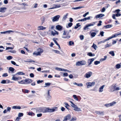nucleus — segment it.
I'll return each mask as SVG.
<instances>
[{
  "instance_id": "obj_54",
  "label": "nucleus",
  "mask_w": 121,
  "mask_h": 121,
  "mask_svg": "<svg viewBox=\"0 0 121 121\" xmlns=\"http://www.w3.org/2000/svg\"><path fill=\"white\" fill-rule=\"evenodd\" d=\"M9 69L10 71H11L12 72H13L14 70V68L12 67H10L9 68Z\"/></svg>"
},
{
  "instance_id": "obj_30",
  "label": "nucleus",
  "mask_w": 121,
  "mask_h": 121,
  "mask_svg": "<svg viewBox=\"0 0 121 121\" xmlns=\"http://www.w3.org/2000/svg\"><path fill=\"white\" fill-rule=\"evenodd\" d=\"M94 60V59L93 58L88 59V63L89 64V65H91Z\"/></svg>"
},
{
  "instance_id": "obj_49",
  "label": "nucleus",
  "mask_w": 121,
  "mask_h": 121,
  "mask_svg": "<svg viewBox=\"0 0 121 121\" xmlns=\"http://www.w3.org/2000/svg\"><path fill=\"white\" fill-rule=\"evenodd\" d=\"M45 86H44L45 87H46L47 86H49L51 85V83L49 82L46 83H45Z\"/></svg>"
},
{
  "instance_id": "obj_16",
  "label": "nucleus",
  "mask_w": 121,
  "mask_h": 121,
  "mask_svg": "<svg viewBox=\"0 0 121 121\" xmlns=\"http://www.w3.org/2000/svg\"><path fill=\"white\" fill-rule=\"evenodd\" d=\"M11 32H14L13 31L11 30H8L4 32H0V34H9Z\"/></svg>"
},
{
  "instance_id": "obj_56",
  "label": "nucleus",
  "mask_w": 121,
  "mask_h": 121,
  "mask_svg": "<svg viewBox=\"0 0 121 121\" xmlns=\"http://www.w3.org/2000/svg\"><path fill=\"white\" fill-rule=\"evenodd\" d=\"M100 63V61H96L94 62V64L95 65H97L98 64H99Z\"/></svg>"
},
{
  "instance_id": "obj_61",
  "label": "nucleus",
  "mask_w": 121,
  "mask_h": 121,
  "mask_svg": "<svg viewBox=\"0 0 121 121\" xmlns=\"http://www.w3.org/2000/svg\"><path fill=\"white\" fill-rule=\"evenodd\" d=\"M11 109V107H8L7 108V109L6 110H7L8 112H10Z\"/></svg>"
},
{
  "instance_id": "obj_63",
  "label": "nucleus",
  "mask_w": 121,
  "mask_h": 121,
  "mask_svg": "<svg viewBox=\"0 0 121 121\" xmlns=\"http://www.w3.org/2000/svg\"><path fill=\"white\" fill-rule=\"evenodd\" d=\"M80 39L82 40L84 39V36L83 35H81L80 36Z\"/></svg>"
},
{
  "instance_id": "obj_33",
  "label": "nucleus",
  "mask_w": 121,
  "mask_h": 121,
  "mask_svg": "<svg viewBox=\"0 0 121 121\" xmlns=\"http://www.w3.org/2000/svg\"><path fill=\"white\" fill-rule=\"evenodd\" d=\"M12 108L14 109H20L21 108L20 106H14L12 107Z\"/></svg>"
},
{
  "instance_id": "obj_55",
  "label": "nucleus",
  "mask_w": 121,
  "mask_h": 121,
  "mask_svg": "<svg viewBox=\"0 0 121 121\" xmlns=\"http://www.w3.org/2000/svg\"><path fill=\"white\" fill-rule=\"evenodd\" d=\"M69 45L70 46H71L72 45H74V43L72 41H70L69 42Z\"/></svg>"
},
{
  "instance_id": "obj_10",
  "label": "nucleus",
  "mask_w": 121,
  "mask_h": 121,
  "mask_svg": "<svg viewBox=\"0 0 121 121\" xmlns=\"http://www.w3.org/2000/svg\"><path fill=\"white\" fill-rule=\"evenodd\" d=\"M60 16L59 15H57L54 17H52L51 18L52 19V21L53 22L56 21H58Z\"/></svg>"
},
{
  "instance_id": "obj_12",
  "label": "nucleus",
  "mask_w": 121,
  "mask_h": 121,
  "mask_svg": "<svg viewBox=\"0 0 121 121\" xmlns=\"http://www.w3.org/2000/svg\"><path fill=\"white\" fill-rule=\"evenodd\" d=\"M22 78L21 77H17L15 76L14 75H13V77L12 78V79L13 80L15 81H17L18 80H21Z\"/></svg>"
},
{
  "instance_id": "obj_14",
  "label": "nucleus",
  "mask_w": 121,
  "mask_h": 121,
  "mask_svg": "<svg viewBox=\"0 0 121 121\" xmlns=\"http://www.w3.org/2000/svg\"><path fill=\"white\" fill-rule=\"evenodd\" d=\"M43 112L46 113L47 112H50V108L43 107Z\"/></svg>"
},
{
  "instance_id": "obj_29",
  "label": "nucleus",
  "mask_w": 121,
  "mask_h": 121,
  "mask_svg": "<svg viewBox=\"0 0 121 121\" xmlns=\"http://www.w3.org/2000/svg\"><path fill=\"white\" fill-rule=\"evenodd\" d=\"M18 83L19 84H26V82L25 80H23L20 81H17Z\"/></svg>"
},
{
  "instance_id": "obj_50",
  "label": "nucleus",
  "mask_w": 121,
  "mask_h": 121,
  "mask_svg": "<svg viewBox=\"0 0 121 121\" xmlns=\"http://www.w3.org/2000/svg\"><path fill=\"white\" fill-rule=\"evenodd\" d=\"M11 63L13 65H16V66H19L18 65L16 64V63L14 61H11Z\"/></svg>"
},
{
  "instance_id": "obj_57",
  "label": "nucleus",
  "mask_w": 121,
  "mask_h": 121,
  "mask_svg": "<svg viewBox=\"0 0 121 121\" xmlns=\"http://www.w3.org/2000/svg\"><path fill=\"white\" fill-rule=\"evenodd\" d=\"M23 115V113H19L18 114V117H22Z\"/></svg>"
},
{
  "instance_id": "obj_3",
  "label": "nucleus",
  "mask_w": 121,
  "mask_h": 121,
  "mask_svg": "<svg viewBox=\"0 0 121 121\" xmlns=\"http://www.w3.org/2000/svg\"><path fill=\"white\" fill-rule=\"evenodd\" d=\"M98 31V30H91L89 34L91 38H92L95 37Z\"/></svg>"
},
{
  "instance_id": "obj_2",
  "label": "nucleus",
  "mask_w": 121,
  "mask_h": 121,
  "mask_svg": "<svg viewBox=\"0 0 121 121\" xmlns=\"http://www.w3.org/2000/svg\"><path fill=\"white\" fill-rule=\"evenodd\" d=\"M43 49L41 48H38L35 51L33 52V54L35 56H40L41 54L43 52Z\"/></svg>"
},
{
  "instance_id": "obj_64",
  "label": "nucleus",
  "mask_w": 121,
  "mask_h": 121,
  "mask_svg": "<svg viewBox=\"0 0 121 121\" xmlns=\"http://www.w3.org/2000/svg\"><path fill=\"white\" fill-rule=\"evenodd\" d=\"M102 23V22L101 21H99V23L97 25V26H100L101 25V23Z\"/></svg>"
},
{
  "instance_id": "obj_37",
  "label": "nucleus",
  "mask_w": 121,
  "mask_h": 121,
  "mask_svg": "<svg viewBox=\"0 0 121 121\" xmlns=\"http://www.w3.org/2000/svg\"><path fill=\"white\" fill-rule=\"evenodd\" d=\"M64 104L65 105V107L67 109H68L69 108V107L70 106L67 103L65 102L64 103Z\"/></svg>"
},
{
  "instance_id": "obj_41",
  "label": "nucleus",
  "mask_w": 121,
  "mask_h": 121,
  "mask_svg": "<svg viewBox=\"0 0 121 121\" xmlns=\"http://www.w3.org/2000/svg\"><path fill=\"white\" fill-rule=\"evenodd\" d=\"M77 120V118L75 117H72L69 121H75Z\"/></svg>"
},
{
  "instance_id": "obj_48",
  "label": "nucleus",
  "mask_w": 121,
  "mask_h": 121,
  "mask_svg": "<svg viewBox=\"0 0 121 121\" xmlns=\"http://www.w3.org/2000/svg\"><path fill=\"white\" fill-rule=\"evenodd\" d=\"M13 58V57L11 56H7V59L8 60H10L12 59Z\"/></svg>"
},
{
  "instance_id": "obj_20",
  "label": "nucleus",
  "mask_w": 121,
  "mask_h": 121,
  "mask_svg": "<svg viewBox=\"0 0 121 121\" xmlns=\"http://www.w3.org/2000/svg\"><path fill=\"white\" fill-rule=\"evenodd\" d=\"M26 84L29 83H31L32 82V80L29 78L26 79H25Z\"/></svg>"
},
{
  "instance_id": "obj_28",
  "label": "nucleus",
  "mask_w": 121,
  "mask_h": 121,
  "mask_svg": "<svg viewBox=\"0 0 121 121\" xmlns=\"http://www.w3.org/2000/svg\"><path fill=\"white\" fill-rule=\"evenodd\" d=\"M46 28L45 27H44L42 26H39L38 27V29L39 30H44Z\"/></svg>"
},
{
  "instance_id": "obj_4",
  "label": "nucleus",
  "mask_w": 121,
  "mask_h": 121,
  "mask_svg": "<svg viewBox=\"0 0 121 121\" xmlns=\"http://www.w3.org/2000/svg\"><path fill=\"white\" fill-rule=\"evenodd\" d=\"M62 37L64 39L69 38L70 35L69 34V32L67 31H64Z\"/></svg>"
},
{
  "instance_id": "obj_27",
  "label": "nucleus",
  "mask_w": 121,
  "mask_h": 121,
  "mask_svg": "<svg viewBox=\"0 0 121 121\" xmlns=\"http://www.w3.org/2000/svg\"><path fill=\"white\" fill-rule=\"evenodd\" d=\"M51 34L52 35L54 36L56 35H58V33L56 30H54L51 31Z\"/></svg>"
},
{
  "instance_id": "obj_19",
  "label": "nucleus",
  "mask_w": 121,
  "mask_h": 121,
  "mask_svg": "<svg viewBox=\"0 0 121 121\" xmlns=\"http://www.w3.org/2000/svg\"><path fill=\"white\" fill-rule=\"evenodd\" d=\"M7 8L6 7H1L0 8V12L4 13L6 11Z\"/></svg>"
},
{
  "instance_id": "obj_47",
  "label": "nucleus",
  "mask_w": 121,
  "mask_h": 121,
  "mask_svg": "<svg viewBox=\"0 0 121 121\" xmlns=\"http://www.w3.org/2000/svg\"><path fill=\"white\" fill-rule=\"evenodd\" d=\"M107 57V56H105L104 58H101L100 59V61L102 62L105 60H106V59Z\"/></svg>"
},
{
  "instance_id": "obj_53",
  "label": "nucleus",
  "mask_w": 121,
  "mask_h": 121,
  "mask_svg": "<svg viewBox=\"0 0 121 121\" xmlns=\"http://www.w3.org/2000/svg\"><path fill=\"white\" fill-rule=\"evenodd\" d=\"M121 65L119 64H118L116 65V67L117 69H119L121 67Z\"/></svg>"
},
{
  "instance_id": "obj_5",
  "label": "nucleus",
  "mask_w": 121,
  "mask_h": 121,
  "mask_svg": "<svg viewBox=\"0 0 121 121\" xmlns=\"http://www.w3.org/2000/svg\"><path fill=\"white\" fill-rule=\"evenodd\" d=\"M96 22H94L86 25L84 27L83 29L85 30L89 29V27L94 26Z\"/></svg>"
},
{
  "instance_id": "obj_39",
  "label": "nucleus",
  "mask_w": 121,
  "mask_h": 121,
  "mask_svg": "<svg viewBox=\"0 0 121 121\" xmlns=\"http://www.w3.org/2000/svg\"><path fill=\"white\" fill-rule=\"evenodd\" d=\"M84 7L83 6H79L76 7L75 8H72V9H81L82 8H83Z\"/></svg>"
},
{
  "instance_id": "obj_59",
  "label": "nucleus",
  "mask_w": 121,
  "mask_h": 121,
  "mask_svg": "<svg viewBox=\"0 0 121 121\" xmlns=\"http://www.w3.org/2000/svg\"><path fill=\"white\" fill-rule=\"evenodd\" d=\"M28 114L29 115L31 116H32L33 114L34 115V114L32 112H28Z\"/></svg>"
},
{
  "instance_id": "obj_44",
  "label": "nucleus",
  "mask_w": 121,
  "mask_h": 121,
  "mask_svg": "<svg viewBox=\"0 0 121 121\" xmlns=\"http://www.w3.org/2000/svg\"><path fill=\"white\" fill-rule=\"evenodd\" d=\"M73 97L74 98V99L78 101V99L77 97V96L75 95H73Z\"/></svg>"
},
{
  "instance_id": "obj_58",
  "label": "nucleus",
  "mask_w": 121,
  "mask_h": 121,
  "mask_svg": "<svg viewBox=\"0 0 121 121\" xmlns=\"http://www.w3.org/2000/svg\"><path fill=\"white\" fill-rule=\"evenodd\" d=\"M33 5L34 6L33 7V8H36L37 7L38 4L37 3H35Z\"/></svg>"
},
{
  "instance_id": "obj_52",
  "label": "nucleus",
  "mask_w": 121,
  "mask_h": 121,
  "mask_svg": "<svg viewBox=\"0 0 121 121\" xmlns=\"http://www.w3.org/2000/svg\"><path fill=\"white\" fill-rule=\"evenodd\" d=\"M120 87H115L114 86V91H115L118 90H120Z\"/></svg>"
},
{
  "instance_id": "obj_62",
  "label": "nucleus",
  "mask_w": 121,
  "mask_h": 121,
  "mask_svg": "<svg viewBox=\"0 0 121 121\" xmlns=\"http://www.w3.org/2000/svg\"><path fill=\"white\" fill-rule=\"evenodd\" d=\"M112 26L111 25H106V26H105L104 27H106V28H110V27H111Z\"/></svg>"
},
{
  "instance_id": "obj_11",
  "label": "nucleus",
  "mask_w": 121,
  "mask_h": 121,
  "mask_svg": "<svg viewBox=\"0 0 121 121\" xmlns=\"http://www.w3.org/2000/svg\"><path fill=\"white\" fill-rule=\"evenodd\" d=\"M71 118V115L70 114H68L64 117L63 121H67L69 120Z\"/></svg>"
},
{
  "instance_id": "obj_46",
  "label": "nucleus",
  "mask_w": 121,
  "mask_h": 121,
  "mask_svg": "<svg viewBox=\"0 0 121 121\" xmlns=\"http://www.w3.org/2000/svg\"><path fill=\"white\" fill-rule=\"evenodd\" d=\"M109 89L110 91H113V85H112L110 86L109 88Z\"/></svg>"
},
{
  "instance_id": "obj_51",
  "label": "nucleus",
  "mask_w": 121,
  "mask_h": 121,
  "mask_svg": "<svg viewBox=\"0 0 121 121\" xmlns=\"http://www.w3.org/2000/svg\"><path fill=\"white\" fill-rule=\"evenodd\" d=\"M54 26H52L49 28V31H50L51 29H54Z\"/></svg>"
},
{
  "instance_id": "obj_21",
  "label": "nucleus",
  "mask_w": 121,
  "mask_h": 121,
  "mask_svg": "<svg viewBox=\"0 0 121 121\" xmlns=\"http://www.w3.org/2000/svg\"><path fill=\"white\" fill-rule=\"evenodd\" d=\"M105 86V85H103L100 87L99 89V91L100 92H102L103 91L104 88Z\"/></svg>"
},
{
  "instance_id": "obj_7",
  "label": "nucleus",
  "mask_w": 121,
  "mask_h": 121,
  "mask_svg": "<svg viewBox=\"0 0 121 121\" xmlns=\"http://www.w3.org/2000/svg\"><path fill=\"white\" fill-rule=\"evenodd\" d=\"M86 63V62L85 61L82 60L77 62L76 65L77 66H80L85 65Z\"/></svg>"
},
{
  "instance_id": "obj_15",
  "label": "nucleus",
  "mask_w": 121,
  "mask_h": 121,
  "mask_svg": "<svg viewBox=\"0 0 121 121\" xmlns=\"http://www.w3.org/2000/svg\"><path fill=\"white\" fill-rule=\"evenodd\" d=\"M50 112H52L57 111L58 108L57 107H54L52 108H50Z\"/></svg>"
},
{
  "instance_id": "obj_8",
  "label": "nucleus",
  "mask_w": 121,
  "mask_h": 121,
  "mask_svg": "<svg viewBox=\"0 0 121 121\" xmlns=\"http://www.w3.org/2000/svg\"><path fill=\"white\" fill-rule=\"evenodd\" d=\"M93 73L91 71H89L85 74L84 77L86 78H90L92 75Z\"/></svg>"
},
{
  "instance_id": "obj_42",
  "label": "nucleus",
  "mask_w": 121,
  "mask_h": 121,
  "mask_svg": "<svg viewBox=\"0 0 121 121\" xmlns=\"http://www.w3.org/2000/svg\"><path fill=\"white\" fill-rule=\"evenodd\" d=\"M22 91L25 93H28L29 92V91L27 89H23L22 90Z\"/></svg>"
},
{
  "instance_id": "obj_36",
  "label": "nucleus",
  "mask_w": 121,
  "mask_h": 121,
  "mask_svg": "<svg viewBox=\"0 0 121 121\" xmlns=\"http://www.w3.org/2000/svg\"><path fill=\"white\" fill-rule=\"evenodd\" d=\"M52 51L54 52L55 53L57 54H61V53L60 52L57 50H52Z\"/></svg>"
},
{
  "instance_id": "obj_9",
  "label": "nucleus",
  "mask_w": 121,
  "mask_h": 121,
  "mask_svg": "<svg viewBox=\"0 0 121 121\" xmlns=\"http://www.w3.org/2000/svg\"><path fill=\"white\" fill-rule=\"evenodd\" d=\"M95 84V82H88L86 83V85L87 86V87L88 88L94 86Z\"/></svg>"
},
{
  "instance_id": "obj_25",
  "label": "nucleus",
  "mask_w": 121,
  "mask_h": 121,
  "mask_svg": "<svg viewBox=\"0 0 121 121\" xmlns=\"http://www.w3.org/2000/svg\"><path fill=\"white\" fill-rule=\"evenodd\" d=\"M56 28L57 30H59L61 31L63 27L61 26L58 25L56 26Z\"/></svg>"
},
{
  "instance_id": "obj_22",
  "label": "nucleus",
  "mask_w": 121,
  "mask_h": 121,
  "mask_svg": "<svg viewBox=\"0 0 121 121\" xmlns=\"http://www.w3.org/2000/svg\"><path fill=\"white\" fill-rule=\"evenodd\" d=\"M113 102H112L110 103L106 104L104 105L107 107H108L113 106Z\"/></svg>"
},
{
  "instance_id": "obj_32",
  "label": "nucleus",
  "mask_w": 121,
  "mask_h": 121,
  "mask_svg": "<svg viewBox=\"0 0 121 121\" xmlns=\"http://www.w3.org/2000/svg\"><path fill=\"white\" fill-rule=\"evenodd\" d=\"M68 15V13H67L65 15H64L62 19V20L64 21L66 20V19L67 18V16Z\"/></svg>"
},
{
  "instance_id": "obj_35",
  "label": "nucleus",
  "mask_w": 121,
  "mask_h": 121,
  "mask_svg": "<svg viewBox=\"0 0 121 121\" xmlns=\"http://www.w3.org/2000/svg\"><path fill=\"white\" fill-rule=\"evenodd\" d=\"M54 43H56V44L57 45L58 47V49H59L60 50L61 49V48L60 47V46L59 45L58 43L57 42L56 40L55 39L53 40Z\"/></svg>"
},
{
  "instance_id": "obj_17",
  "label": "nucleus",
  "mask_w": 121,
  "mask_h": 121,
  "mask_svg": "<svg viewBox=\"0 0 121 121\" xmlns=\"http://www.w3.org/2000/svg\"><path fill=\"white\" fill-rule=\"evenodd\" d=\"M53 7L49 9H53L57 8H60V4H53Z\"/></svg>"
},
{
  "instance_id": "obj_13",
  "label": "nucleus",
  "mask_w": 121,
  "mask_h": 121,
  "mask_svg": "<svg viewBox=\"0 0 121 121\" xmlns=\"http://www.w3.org/2000/svg\"><path fill=\"white\" fill-rule=\"evenodd\" d=\"M95 113L99 116H102L104 115V111H96L95 112Z\"/></svg>"
},
{
  "instance_id": "obj_31",
  "label": "nucleus",
  "mask_w": 121,
  "mask_h": 121,
  "mask_svg": "<svg viewBox=\"0 0 121 121\" xmlns=\"http://www.w3.org/2000/svg\"><path fill=\"white\" fill-rule=\"evenodd\" d=\"M24 61L26 62H35L34 61H33L30 59H28L26 60H24Z\"/></svg>"
},
{
  "instance_id": "obj_40",
  "label": "nucleus",
  "mask_w": 121,
  "mask_h": 121,
  "mask_svg": "<svg viewBox=\"0 0 121 121\" xmlns=\"http://www.w3.org/2000/svg\"><path fill=\"white\" fill-rule=\"evenodd\" d=\"M92 47L95 50H96L98 48L97 45L95 44L94 43H93Z\"/></svg>"
},
{
  "instance_id": "obj_6",
  "label": "nucleus",
  "mask_w": 121,
  "mask_h": 121,
  "mask_svg": "<svg viewBox=\"0 0 121 121\" xmlns=\"http://www.w3.org/2000/svg\"><path fill=\"white\" fill-rule=\"evenodd\" d=\"M120 11L121 10L120 9H117L114 12L116 13V14H114V19H116L115 18V16H116L117 17H119L121 15V14L120 13Z\"/></svg>"
},
{
  "instance_id": "obj_43",
  "label": "nucleus",
  "mask_w": 121,
  "mask_h": 121,
  "mask_svg": "<svg viewBox=\"0 0 121 121\" xmlns=\"http://www.w3.org/2000/svg\"><path fill=\"white\" fill-rule=\"evenodd\" d=\"M13 47H8L6 48V50H7L9 49H13L14 48V46L13 45Z\"/></svg>"
},
{
  "instance_id": "obj_23",
  "label": "nucleus",
  "mask_w": 121,
  "mask_h": 121,
  "mask_svg": "<svg viewBox=\"0 0 121 121\" xmlns=\"http://www.w3.org/2000/svg\"><path fill=\"white\" fill-rule=\"evenodd\" d=\"M10 81L9 80H3L1 82V83L2 84L8 83H9Z\"/></svg>"
},
{
  "instance_id": "obj_38",
  "label": "nucleus",
  "mask_w": 121,
  "mask_h": 121,
  "mask_svg": "<svg viewBox=\"0 0 121 121\" xmlns=\"http://www.w3.org/2000/svg\"><path fill=\"white\" fill-rule=\"evenodd\" d=\"M25 74V73L22 72H19L16 74V75H23Z\"/></svg>"
},
{
  "instance_id": "obj_34",
  "label": "nucleus",
  "mask_w": 121,
  "mask_h": 121,
  "mask_svg": "<svg viewBox=\"0 0 121 121\" xmlns=\"http://www.w3.org/2000/svg\"><path fill=\"white\" fill-rule=\"evenodd\" d=\"M51 96H46V98L47 101L48 102H49L51 100Z\"/></svg>"
},
{
  "instance_id": "obj_60",
  "label": "nucleus",
  "mask_w": 121,
  "mask_h": 121,
  "mask_svg": "<svg viewBox=\"0 0 121 121\" xmlns=\"http://www.w3.org/2000/svg\"><path fill=\"white\" fill-rule=\"evenodd\" d=\"M90 17H86L83 19L84 21H86L87 20H89L90 19Z\"/></svg>"
},
{
  "instance_id": "obj_18",
  "label": "nucleus",
  "mask_w": 121,
  "mask_h": 121,
  "mask_svg": "<svg viewBox=\"0 0 121 121\" xmlns=\"http://www.w3.org/2000/svg\"><path fill=\"white\" fill-rule=\"evenodd\" d=\"M43 107L38 108L36 109V112H43Z\"/></svg>"
},
{
  "instance_id": "obj_26",
  "label": "nucleus",
  "mask_w": 121,
  "mask_h": 121,
  "mask_svg": "<svg viewBox=\"0 0 121 121\" xmlns=\"http://www.w3.org/2000/svg\"><path fill=\"white\" fill-rule=\"evenodd\" d=\"M104 16V15L102 14H100L96 15L95 16L96 18H99L102 17Z\"/></svg>"
},
{
  "instance_id": "obj_45",
  "label": "nucleus",
  "mask_w": 121,
  "mask_h": 121,
  "mask_svg": "<svg viewBox=\"0 0 121 121\" xmlns=\"http://www.w3.org/2000/svg\"><path fill=\"white\" fill-rule=\"evenodd\" d=\"M87 55L91 56H95L94 54H93L91 52H89L87 54Z\"/></svg>"
},
{
  "instance_id": "obj_1",
  "label": "nucleus",
  "mask_w": 121,
  "mask_h": 121,
  "mask_svg": "<svg viewBox=\"0 0 121 121\" xmlns=\"http://www.w3.org/2000/svg\"><path fill=\"white\" fill-rule=\"evenodd\" d=\"M69 101L71 103V106L73 108V110L77 112L82 111V110L81 108L78 107L76 105L74 104L72 101L70 100Z\"/></svg>"
},
{
  "instance_id": "obj_24",
  "label": "nucleus",
  "mask_w": 121,
  "mask_h": 121,
  "mask_svg": "<svg viewBox=\"0 0 121 121\" xmlns=\"http://www.w3.org/2000/svg\"><path fill=\"white\" fill-rule=\"evenodd\" d=\"M113 35H112V36L110 37H109V38H108L106 39H105V40H104V41H100L99 43H104V42H105L106 41L108 40H109V39H111L113 38Z\"/></svg>"
}]
</instances>
